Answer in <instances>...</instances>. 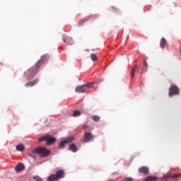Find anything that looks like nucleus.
<instances>
[{
    "instance_id": "obj_1",
    "label": "nucleus",
    "mask_w": 181,
    "mask_h": 181,
    "mask_svg": "<svg viewBox=\"0 0 181 181\" xmlns=\"http://www.w3.org/2000/svg\"><path fill=\"white\" fill-rule=\"evenodd\" d=\"M47 60H49V55H43L33 67L25 72L24 76L26 78H28V80H32V78L39 73V69L42 67L43 63H45V62H47Z\"/></svg>"
},
{
    "instance_id": "obj_2",
    "label": "nucleus",
    "mask_w": 181,
    "mask_h": 181,
    "mask_svg": "<svg viewBox=\"0 0 181 181\" xmlns=\"http://www.w3.org/2000/svg\"><path fill=\"white\" fill-rule=\"evenodd\" d=\"M64 177V170H59L55 174L49 175L47 178V181H59V179Z\"/></svg>"
},
{
    "instance_id": "obj_3",
    "label": "nucleus",
    "mask_w": 181,
    "mask_h": 181,
    "mask_svg": "<svg viewBox=\"0 0 181 181\" xmlns=\"http://www.w3.org/2000/svg\"><path fill=\"white\" fill-rule=\"evenodd\" d=\"M34 153L40 155L41 158H46V156H49L51 153L50 151L47 150L45 147L37 148Z\"/></svg>"
},
{
    "instance_id": "obj_4",
    "label": "nucleus",
    "mask_w": 181,
    "mask_h": 181,
    "mask_svg": "<svg viewBox=\"0 0 181 181\" xmlns=\"http://www.w3.org/2000/svg\"><path fill=\"white\" fill-rule=\"evenodd\" d=\"M43 141H46L48 145H52V144H54L56 142V138L52 136L51 135H45L38 139L39 142H42Z\"/></svg>"
},
{
    "instance_id": "obj_5",
    "label": "nucleus",
    "mask_w": 181,
    "mask_h": 181,
    "mask_svg": "<svg viewBox=\"0 0 181 181\" xmlns=\"http://www.w3.org/2000/svg\"><path fill=\"white\" fill-rule=\"evenodd\" d=\"M93 84V83H88L86 84H83L82 86H77L75 88V91L76 93H84V91H86V90H87V88H90V87H91V85Z\"/></svg>"
},
{
    "instance_id": "obj_6",
    "label": "nucleus",
    "mask_w": 181,
    "mask_h": 181,
    "mask_svg": "<svg viewBox=\"0 0 181 181\" xmlns=\"http://www.w3.org/2000/svg\"><path fill=\"white\" fill-rule=\"evenodd\" d=\"M179 93H180L179 88L176 85H172L170 87L168 95L169 97H172V95H177Z\"/></svg>"
},
{
    "instance_id": "obj_7",
    "label": "nucleus",
    "mask_w": 181,
    "mask_h": 181,
    "mask_svg": "<svg viewBox=\"0 0 181 181\" xmlns=\"http://www.w3.org/2000/svg\"><path fill=\"white\" fill-rule=\"evenodd\" d=\"M73 141H74V137L73 136L68 137L64 140L62 141L59 144V148H64V145H66V144H70V142H73Z\"/></svg>"
},
{
    "instance_id": "obj_8",
    "label": "nucleus",
    "mask_w": 181,
    "mask_h": 181,
    "mask_svg": "<svg viewBox=\"0 0 181 181\" xmlns=\"http://www.w3.org/2000/svg\"><path fill=\"white\" fill-rule=\"evenodd\" d=\"M62 40L64 43H66V45H69V46L74 45V40H73V38H71V37H63Z\"/></svg>"
},
{
    "instance_id": "obj_9",
    "label": "nucleus",
    "mask_w": 181,
    "mask_h": 181,
    "mask_svg": "<svg viewBox=\"0 0 181 181\" xmlns=\"http://www.w3.org/2000/svg\"><path fill=\"white\" fill-rule=\"evenodd\" d=\"M85 137L83 139L84 142H90L93 139V134L90 132L84 133Z\"/></svg>"
},
{
    "instance_id": "obj_10",
    "label": "nucleus",
    "mask_w": 181,
    "mask_h": 181,
    "mask_svg": "<svg viewBox=\"0 0 181 181\" xmlns=\"http://www.w3.org/2000/svg\"><path fill=\"white\" fill-rule=\"evenodd\" d=\"M25 170V165L22 163H19L18 165H17L15 167L16 172H22V170Z\"/></svg>"
},
{
    "instance_id": "obj_11",
    "label": "nucleus",
    "mask_w": 181,
    "mask_h": 181,
    "mask_svg": "<svg viewBox=\"0 0 181 181\" xmlns=\"http://www.w3.org/2000/svg\"><path fill=\"white\" fill-rule=\"evenodd\" d=\"M139 172L146 175V173H149V168L148 167H141L139 168Z\"/></svg>"
},
{
    "instance_id": "obj_12",
    "label": "nucleus",
    "mask_w": 181,
    "mask_h": 181,
    "mask_svg": "<svg viewBox=\"0 0 181 181\" xmlns=\"http://www.w3.org/2000/svg\"><path fill=\"white\" fill-rule=\"evenodd\" d=\"M16 149L18 152H23L25 151V145L20 144L16 146Z\"/></svg>"
},
{
    "instance_id": "obj_13",
    "label": "nucleus",
    "mask_w": 181,
    "mask_h": 181,
    "mask_svg": "<svg viewBox=\"0 0 181 181\" xmlns=\"http://www.w3.org/2000/svg\"><path fill=\"white\" fill-rule=\"evenodd\" d=\"M36 84H37V78L25 83V87H33V86H36Z\"/></svg>"
},
{
    "instance_id": "obj_14",
    "label": "nucleus",
    "mask_w": 181,
    "mask_h": 181,
    "mask_svg": "<svg viewBox=\"0 0 181 181\" xmlns=\"http://www.w3.org/2000/svg\"><path fill=\"white\" fill-rule=\"evenodd\" d=\"M166 43V39H165V37H162L160 43V47H161V49H165Z\"/></svg>"
},
{
    "instance_id": "obj_15",
    "label": "nucleus",
    "mask_w": 181,
    "mask_h": 181,
    "mask_svg": "<svg viewBox=\"0 0 181 181\" xmlns=\"http://www.w3.org/2000/svg\"><path fill=\"white\" fill-rule=\"evenodd\" d=\"M69 149L71 151V152H77V151H78V148H77L76 144H74L69 145Z\"/></svg>"
},
{
    "instance_id": "obj_16",
    "label": "nucleus",
    "mask_w": 181,
    "mask_h": 181,
    "mask_svg": "<svg viewBox=\"0 0 181 181\" xmlns=\"http://www.w3.org/2000/svg\"><path fill=\"white\" fill-rule=\"evenodd\" d=\"M158 179V177H155V176H152V175H149L148 177H146L144 179V181H155Z\"/></svg>"
},
{
    "instance_id": "obj_17",
    "label": "nucleus",
    "mask_w": 181,
    "mask_h": 181,
    "mask_svg": "<svg viewBox=\"0 0 181 181\" xmlns=\"http://www.w3.org/2000/svg\"><path fill=\"white\" fill-rule=\"evenodd\" d=\"M90 118L91 119H93V121H95V122L100 121V116L98 115H92Z\"/></svg>"
},
{
    "instance_id": "obj_18",
    "label": "nucleus",
    "mask_w": 181,
    "mask_h": 181,
    "mask_svg": "<svg viewBox=\"0 0 181 181\" xmlns=\"http://www.w3.org/2000/svg\"><path fill=\"white\" fill-rule=\"evenodd\" d=\"M81 115V112L80 110H75L73 113V117H80Z\"/></svg>"
},
{
    "instance_id": "obj_19",
    "label": "nucleus",
    "mask_w": 181,
    "mask_h": 181,
    "mask_svg": "<svg viewBox=\"0 0 181 181\" xmlns=\"http://www.w3.org/2000/svg\"><path fill=\"white\" fill-rule=\"evenodd\" d=\"M90 59L93 62H97V55H95L94 53L91 54Z\"/></svg>"
},
{
    "instance_id": "obj_20",
    "label": "nucleus",
    "mask_w": 181,
    "mask_h": 181,
    "mask_svg": "<svg viewBox=\"0 0 181 181\" xmlns=\"http://www.w3.org/2000/svg\"><path fill=\"white\" fill-rule=\"evenodd\" d=\"M136 71V66H134L132 71V74H131V78H134V77H135V72Z\"/></svg>"
},
{
    "instance_id": "obj_21",
    "label": "nucleus",
    "mask_w": 181,
    "mask_h": 181,
    "mask_svg": "<svg viewBox=\"0 0 181 181\" xmlns=\"http://www.w3.org/2000/svg\"><path fill=\"white\" fill-rule=\"evenodd\" d=\"M88 20V18H83L81 21H78V25L79 26H81V25H83V23L87 22V21Z\"/></svg>"
},
{
    "instance_id": "obj_22",
    "label": "nucleus",
    "mask_w": 181,
    "mask_h": 181,
    "mask_svg": "<svg viewBox=\"0 0 181 181\" xmlns=\"http://www.w3.org/2000/svg\"><path fill=\"white\" fill-rule=\"evenodd\" d=\"M172 179H175V180H177V179H179V177H181V174H176L173 175Z\"/></svg>"
},
{
    "instance_id": "obj_23",
    "label": "nucleus",
    "mask_w": 181,
    "mask_h": 181,
    "mask_svg": "<svg viewBox=\"0 0 181 181\" xmlns=\"http://www.w3.org/2000/svg\"><path fill=\"white\" fill-rule=\"evenodd\" d=\"M169 177H170V173H167V174H165V175H164L163 176V179L165 180H166V179H169Z\"/></svg>"
},
{
    "instance_id": "obj_24",
    "label": "nucleus",
    "mask_w": 181,
    "mask_h": 181,
    "mask_svg": "<svg viewBox=\"0 0 181 181\" xmlns=\"http://www.w3.org/2000/svg\"><path fill=\"white\" fill-rule=\"evenodd\" d=\"M123 181H134V179L132 177H125Z\"/></svg>"
},
{
    "instance_id": "obj_25",
    "label": "nucleus",
    "mask_w": 181,
    "mask_h": 181,
    "mask_svg": "<svg viewBox=\"0 0 181 181\" xmlns=\"http://www.w3.org/2000/svg\"><path fill=\"white\" fill-rule=\"evenodd\" d=\"M87 128H88V125H87V124H85L83 125V129H87Z\"/></svg>"
},
{
    "instance_id": "obj_26",
    "label": "nucleus",
    "mask_w": 181,
    "mask_h": 181,
    "mask_svg": "<svg viewBox=\"0 0 181 181\" xmlns=\"http://www.w3.org/2000/svg\"><path fill=\"white\" fill-rule=\"evenodd\" d=\"M144 65L145 66V67H148V63L146 62V61H144Z\"/></svg>"
},
{
    "instance_id": "obj_27",
    "label": "nucleus",
    "mask_w": 181,
    "mask_h": 181,
    "mask_svg": "<svg viewBox=\"0 0 181 181\" xmlns=\"http://www.w3.org/2000/svg\"><path fill=\"white\" fill-rule=\"evenodd\" d=\"M33 153H35V152L33 151L32 153L29 154V156H30L31 158H33Z\"/></svg>"
}]
</instances>
